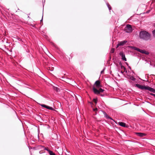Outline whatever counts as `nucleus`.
Instances as JSON below:
<instances>
[{
  "mask_svg": "<svg viewBox=\"0 0 155 155\" xmlns=\"http://www.w3.org/2000/svg\"><path fill=\"white\" fill-rule=\"evenodd\" d=\"M139 36L140 38L146 41L150 39L151 38L150 35L145 31H140L139 33Z\"/></svg>",
  "mask_w": 155,
  "mask_h": 155,
  "instance_id": "f257e3e1",
  "label": "nucleus"
},
{
  "mask_svg": "<svg viewBox=\"0 0 155 155\" xmlns=\"http://www.w3.org/2000/svg\"><path fill=\"white\" fill-rule=\"evenodd\" d=\"M135 86L137 87L138 88H139L142 90H147L150 92L155 93V89L152 88L148 86H145L141 85L138 84H135Z\"/></svg>",
  "mask_w": 155,
  "mask_h": 155,
  "instance_id": "f03ea898",
  "label": "nucleus"
},
{
  "mask_svg": "<svg viewBox=\"0 0 155 155\" xmlns=\"http://www.w3.org/2000/svg\"><path fill=\"white\" fill-rule=\"evenodd\" d=\"M133 48L135 50L137 51L138 52H139L142 53L144 54H148L149 53L147 51L145 50H142L140 49L137 48L136 47H133Z\"/></svg>",
  "mask_w": 155,
  "mask_h": 155,
  "instance_id": "7ed1b4c3",
  "label": "nucleus"
},
{
  "mask_svg": "<svg viewBox=\"0 0 155 155\" xmlns=\"http://www.w3.org/2000/svg\"><path fill=\"white\" fill-rule=\"evenodd\" d=\"M125 31L127 33H130L132 31V28L131 25H127L125 27Z\"/></svg>",
  "mask_w": 155,
  "mask_h": 155,
  "instance_id": "20e7f679",
  "label": "nucleus"
},
{
  "mask_svg": "<svg viewBox=\"0 0 155 155\" xmlns=\"http://www.w3.org/2000/svg\"><path fill=\"white\" fill-rule=\"evenodd\" d=\"M127 41L126 40L123 41H121L118 42L117 44V47H118L120 46H123L127 42Z\"/></svg>",
  "mask_w": 155,
  "mask_h": 155,
  "instance_id": "39448f33",
  "label": "nucleus"
},
{
  "mask_svg": "<svg viewBox=\"0 0 155 155\" xmlns=\"http://www.w3.org/2000/svg\"><path fill=\"white\" fill-rule=\"evenodd\" d=\"M41 106L49 110H54V109H53V107L49 106H47L45 104H41Z\"/></svg>",
  "mask_w": 155,
  "mask_h": 155,
  "instance_id": "423d86ee",
  "label": "nucleus"
},
{
  "mask_svg": "<svg viewBox=\"0 0 155 155\" xmlns=\"http://www.w3.org/2000/svg\"><path fill=\"white\" fill-rule=\"evenodd\" d=\"M94 85H95L96 87H97L99 88L101 87V85H100V81L98 80L96 81L95 82Z\"/></svg>",
  "mask_w": 155,
  "mask_h": 155,
  "instance_id": "0eeeda50",
  "label": "nucleus"
},
{
  "mask_svg": "<svg viewBox=\"0 0 155 155\" xmlns=\"http://www.w3.org/2000/svg\"><path fill=\"white\" fill-rule=\"evenodd\" d=\"M93 90L95 94H100V92L99 91V90L96 89L94 87H93Z\"/></svg>",
  "mask_w": 155,
  "mask_h": 155,
  "instance_id": "6e6552de",
  "label": "nucleus"
},
{
  "mask_svg": "<svg viewBox=\"0 0 155 155\" xmlns=\"http://www.w3.org/2000/svg\"><path fill=\"white\" fill-rule=\"evenodd\" d=\"M136 134H137V136L140 137H143L146 135V134L144 133H137Z\"/></svg>",
  "mask_w": 155,
  "mask_h": 155,
  "instance_id": "1a4fd4ad",
  "label": "nucleus"
},
{
  "mask_svg": "<svg viewBox=\"0 0 155 155\" xmlns=\"http://www.w3.org/2000/svg\"><path fill=\"white\" fill-rule=\"evenodd\" d=\"M102 112L104 114V116L107 118L108 119H110V120H112V119L108 116L107 114L104 111H102Z\"/></svg>",
  "mask_w": 155,
  "mask_h": 155,
  "instance_id": "9d476101",
  "label": "nucleus"
},
{
  "mask_svg": "<svg viewBox=\"0 0 155 155\" xmlns=\"http://www.w3.org/2000/svg\"><path fill=\"white\" fill-rule=\"evenodd\" d=\"M118 124L121 126L125 127H126V124L123 122H119Z\"/></svg>",
  "mask_w": 155,
  "mask_h": 155,
  "instance_id": "9b49d317",
  "label": "nucleus"
},
{
  "mask_svg": "<svg viewBox=\"0 0 155 155\" xmlns=\"http://www.w3.org/2000/svg\"><path fill=\"white\" fill-rule=\"evenodd\" d=\"M120 55L121 56L122 59L125 57L124 54L123 52H120Z\"/></svg>",
  "mask_w": 155,
  "mask_h": 155,
  "instance_id": "f8f14e48",
  "label": "nucleus"
},
{
  "mask_svg": "<svg viewBox=\"0 0 155 155\" xmlns=\"http://www.w3.org/2000/svg\"><path fill=\"white\" fill-rule=\"evenodd\" d=\"M49 154L50 155H56L55 153H53L52 151H49Z\"/></svg>",
  "mask_w": 155,
  "mask_h": 155,
  "instance_id": "ddd939ff",
  "label": "nucleus"
},
{
  "mask_svg": "<svg viewBox=\"0 0 155 155\" xmlns=\"http://www.w3.org/2000/svg\"><path fill=\"white\" fill-rule=\"evenodd\" d=\"M93 101L94 103L96 104L97 103V98H94Z\"/></svg>",
  "mask_w": 155,
  "mask_h": 155,
  "instance_id": "4468645a",
  "label": "nucleus"
},
{
  "mask_svg": "<svg viewBox=\"0 0 155 155\" xmlns=\"http://www.w3.org/2000/svg\"><path fill=\"white\" fill-rule=\"evenodd\" d=\"M107 5L109 8V9L110 10L111 9V7H110V5L108 3H107Z\"/></svg>",
  "mask_w": 155,
  "mask_h": 155,
  "instance_id": "2eb2a0df",
  "label": "nucleus"
},
{
  "mask_svg": "<svg viewBox=\"0 0 155 155\" xmlns=\"http://www.w3.org/2000/svg\"><path fill=\"white\" fill-rule=\"evenodd\" d=\"M99 91L100 93V92H103L104 91V90L102 88H100L99 89Z\"/></svg>",
  "mask_w": 155,
  "mask_h": 155,
  "instance_id": "dca6fc26",
  "label": "nucleus"
},
{
  "mask_svg": "<svg viewBox=\"0 0 155 155\" xmlns=\"http://www.w3.org/2000/svg\"><path fill=\"white\" fill-rule=\"evenodd\" d=\"M114 48H111V51H110V52L111 53H113L114 52Z\"/></svg>",
  "mask_w": 155,
  "mask_h": 155,
  "instance_id": "f3484780",
  "label": "nucleus"
},
{
  "mask_svg": "<svg viewBox=\"0 0 155 155\" xmlns=\"http://www.w3.org/2000/svg\"><path fill=\"white\" fill-rule=\"evenodd\" d=\"M152 34L153 37H155V29L152 31Z\"/></svg>",
  "mask_w": 155,
  "mask_h": 155,
  "instance_id": "a211bd4d",
  "label": "nucleus"
},
{
  "mask_svg": "<svg viewBox=\"0 0 155 155\" xmlns=\"http://www.w3.org/2000/svg\"><path fill=\"white\" fill-rule=\"evenodd\" d=\"M54 90H56V91H58L59 89L57 87H55L54 88Z\"/></svg>",
  "mask_w": 155,
  "mask_h": 155,
  "instance_id": "6ab92c4d",
  "label": "nucleus"
},
{
  "mask_svg": "<svg viewBox=\"0 0 155 155\" xmlns=\"http://www.w3.org/2000/svg\"><path fill=\"white\" fill-rule=\"evenodd\" d=\"M97 110H98V109L97 108H95L93 109V110L95 112L97 111Z\"/></svg>",
  "mask_w": 155,
  "mask_h": 155,
  "instance_id": "aec40b11",
  "label": "nucleus"
},
{
  "mask_svg": "<svg viewBox=\"0 0 155 155\" xmlns=\"http://www.w3.org/2000/svg\"><path fill=\"white\" fill-rule=\"evenodd\" d=\"M131 80H133V81H134L135 80V78H134V77H132V78H131Z\"/></svg>",
  "mask_w": 155,
  "mask_h": 155,
  "instance_id": "412c9836",
  "label": "nucleus"
},
{
  "mask_svg": "<svg viewBox=\"0 0 155 155\" xmlns=\"http://www.w3.org/2000/svg\"><path fill=\"white\" fill-rule=\"evenodd\" d=\"M45 150H47L48 152L49 153V151H51L50 150H48V149H47L46 148H45Z\"/></svg>",
  "mask_w": 155,
  "mask_h": 155,
  "instance_id": "4be33fe9",
  "label": "nucleus"
},
{
  "mask_svg": "<svg viewBox=\"0 0 155 155\" xmlns=\"http://www.w3.org/2000/svg\"><path fill=\"white\" fill-rule=\"evenodd\" d=\"M150 94L151 95H152V96H154L155 95V94H153V93H150Z\"/></svg>",
  "mask_w": 155,
  "mask_h": 155,
  "instance_id": "5701e85b",
  "label": "nucleus"
},
{
  "mask_svg": "<svg viewBox=\"0 0 155 155\" xmlns=\"http://www.w3.org/2000/svg\"><path fill=\"white\" fill-rule=\"evenodd\" d=\"M122 59L124 60L125 61H127V59L125 57V58H123V59Z\"/></svg>",
  "mask_w": 155,
  "mask_h": 155,
  "instance_id": "b1692460",
  "label": "nucleus"
},
{
  "mask_svg": "<svg viewBox=\"0 0 155 155\" xmlns=\"http://www.w3.org/2000/svg\"><path fill=\"white\" fill-rule=\"evenodd\" d=\"M104 71V70L102 71L101 72V73H102Z\"/></svg>",
  "mask_w": 155,
  "mask_h": 155,
  "instance_id": "393cba45",
  "label": "nucleus"
},
{
  "mask_svg": "<svg viewBox=\"0 0 155 155\" xmlns=\"http://www.w3.org/2000/svg\"><path fill=\"white\" fill-rule=\"evenodd\" d=\"M129 68H130V69H131V68H130V66H129Z\"/></svg>",
  "mask_w": 155,
  "mask_h": 155,
  "instance_id": "a878e982",
  "label": "nucleus"
},
{
  "mask_svg": "<svg viewBox=\"0 0 155 155\" xmlns=\"http://www.w3.org/2000/svg\"><path fill=\"white\" fill-rule=\"evenodd\" d=\"M126 63L127 64V65H128V64L127 63Z\"/></svg>",
  "mask_w": 155,
  "mask_h": 155,
  "instance_id": "bb28decb",
  "label": "nucleus"
},
{
  "mask_svg": "<svg viewBox=\"0 0 155 155\" xmlns=\"http://www.w3.org/2000/svg\"><path fill=\"white\" fill-rule=\"evenodd\" d=\"M121 72V73H123L122 71Z\"/></svg>",
  "mask_w": 155,
  "mask_h": 155,
  "instance_id": "cd10ccee",
  "label": "nucleus"
},
{
  "mask_svg": "<svg viewBox=\"0 0 155 155\" xmlns=\"http://www.w3.org/2000/svg\"><path fill=\"white\" fill-rule=\"evenodd\" d=\"M154 26L155 27V23L154 24Z\"/></svg>",
  "mask_w": 155,
  "mask_h": 155,
  "instance_id": "c85d7f7f",
  "label": "nucleus"
},
{
  "mask_svg": "<svg viewBox=\"0 0 155 155\" xmlns=\"http://www.w3.org/2000/svg\"><path fill=\"white\" fill-rule=\"evenodd\" d=\"M42 20V19L41 20V21Z\"/></svg>",
  "mask_w": 155,
  "mask_h": 155,
  "instance_id": "c756f323",
  "label": "nucleus"
},
{
  "mask_svg": "<svg viewBox=\"0 0 155 155\" xmlns=\"http://www.w3.org/2000/svg\"><path fill=\"white\" fill-rule=\"evenodd\" d=\"M19 39H18V40H20V38H19Z\"/></svg>",
  "mask_w": 155,
  "mask_h": 155,
  "instance_id": "7c9ffc66",
  "label": "nucleus"
},
{
  "mask_svg": "<svg viewBox=\"0 0 155 155\" xmlns=\"http://www.w3.org/2000/svg\"><path fill=\"white\" fill-rule=\"evenodd\" d=\"M19 39H18V40H20V38H19Z\"/></svg>",
  "mask_w": 155,
  "mask_h": 155,
  "instance_id": "2f4dec72",
  "label": "nucleus"
},
{
  "mask_svg": "<svg viewBox=\"0 0 155 155\" xmlns=\"http://www.w3.org/2000/svg\"><path fill=\"white\" fill-rule=\"evenodd\" d=\"M19 39H18V40H20V38H19Z\"/></svg>",
  "mask_w": 155,
  "mask_h": 155,
  "instance_id": "473e14b6",
  "label": "nucleus"
}]
</instances>
